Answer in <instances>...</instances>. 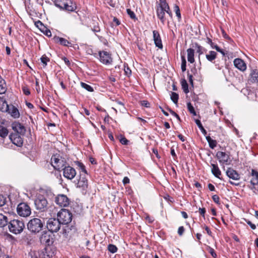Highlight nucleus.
I'll return each mask as SVG.
<instances>
[{
  "label": "nucleus",
  "instance_id": "1",
  "mask_svg": "<svg viewBox=\"0 0 258 258\" xmlns=\"http://www.w3.org/2000/svg\"><path fill=\"white\" fill-rule=\"evenodd\" d=\"M44 221L39 218H34L29 221L27 228L31 233L36 234L41 231L44 226Z\"/></svg>",
  "mask_w": 258,
  "mask_h": 258
},
{
  "label": "nucleus",
  "instance_id": "2",
  "mask_svg": "<svg viewBox=\"0 0 258 258\" xmlns=\"http://www.w3.org/2000/svg\"><path fill=\"white\" fill-rule=\"evenodd\" d=\"M9 231L15 234L21 233L25 228V224L23 220L14 219L11 220L8 224Z\"/></svg>",
  "mask_w": 258,
  "mask_h": 258
},
{
  "label": "nucleus",
  "instance_id": "3",
  "mask_svg": "<svg viewBox=\"0 0 258 258\" xmlns=\"http://www.w3.org/2000/svg\"><path fill=\"white\" fill-rule=\"evenodd\" d=\"M165 13L168 14L170 17H172V15L169 5L156 6V13L157 17L160 19L163 24H164L166 21L165 17Z\"/></svg>",
  "mask_w": 258,
  "mask_h": 258
},
{
  "label": "nucleus",
  "instance_id": "4",
  "mask_svg": "<svg viewBox=\"0 0 258 258\" xmlns=\"http://www.w3.org/2000/svg\"><path fill=\"white\" fill-rule=\"evenodd\" d=\"M72 214L67 209H62L57 213V219L61 224L67 225L72 220Z\"/></svg>",
  "mask_w": 258,
  "mask_h": 258
},
{
  "label": "nucleus",
  "instance_id": "5",
  "mask_svg": "<svg viewBox=\"0 0 258 258\" xmlns=\"http://www.w3.org/2000/svg\"><path fill=\"white\" fill-rule=\"evenodd\" d=\"M51 165L54 169L59 170L60 169L63 170L64 167H66V161L64 158L60 157L57 155L52 156L51 158Z\"/></svg>",
  "mask_w": 258,
  "mask_h": 258
},
{
  "label": "nucleus",
  "instance_id": "6",
  "mask_svg": "<svg viewBox=\"0 0 258 258\" xmlns=\"http://www.w3.org/2000/svg\"><path fill=\"white\" fill-rule=\"evenodd\" d=\"M34 204L37 210L44 212L47 209L48 202L43 196H39L35 200Z\"/></svg>",
  "mask_w": 258,
  "mask_h": 258
},
{
  "label": "nucleus",
  "instance_id": "7",
  "mask_svg": "<svg viewBox=\"0 0 258 258\" xmlns=\"http://www.w3.org/2000/svg\"><path fill=\"white\" fill-rule=\"evenodd\" d=\"M17 211L19 216L23 217H28L31 213L30 207L25 203H20L18 205Z\"/></svg>",
  "mask_w": 258,
  "mask_h": 258
},
{
  "label": "nucleus",
  "instance_id": "8",
  "mask_svg": "<svg viewBox=\"0 0 258 258\" xmlns=\"http://www.w3.org/2000/svg\"><path fill=\"white\" fill-rule=\"evenodd\" d=\"M219 163L221 165H229L231 162L230 154L222 151H218L216 155Z\"/></svg>",
  "mask_w": 258,
  "mask_h": 258
},
{
  "label": "nucleus",
  "instance_id": "9",
  "mask_svg": "<svg viewBox=\"0 0 258 258\" xmlns=\"http://www.w3.org/2000/svg\"><path fill=\"white\" fill-rule=\"evenodd\" d=\"M60 222L58 219L50 218L47 222V228L51 232H57L60 227Z\"/></svg>",
  "mask_w": 258,
  "mask_h": 258
},
{
  "label": "nucleus",
  "instance_id": "10",
  "mask_svg": "<svg viewBox=\"0 0 258 258\" xmlns=\"http://www.w3.org/2000/svg\"><path fill=\"white\" fill-rule=\"evenodd\" d=\"M62 170L64 177L68 179H73L76 175V170L70 166L64 167Z\"/></svg>",
  "mask_w": 258,
  "mask_h": 258
},
{
  "label": "nucleus",
  "instance_id": "11",
  "mask_svg": "<svg viewBox=\"0 0 258 258\" xmlns=\"http://www.w3.org/2000/svg\"><path fill=\"white\" fill-rule=\"evenodd\" d=\"M56 203L61 207H67L70 204V200L64 195H58L55 200Z\"/></svg>",
  "mask_w": 258,
  "mask_h": 258
},
{
  "label": "nucleus",
  "instance_id": "12",
  "mask_svg": "<svg viewBox=\"0 0 258 258\" xmlns=\"http://www.w3.org/2000/svg\"><path fill=\"white\" fill-rule=\"evenodd\" d=\"M40 241L42 244L49 246L52 243V238L49 232L43 231L40 237Z\"/></svg>",
  "mask_w": 258,
  "mask_h": 258
},
{
  "label": "nucleus",
  "instance_id": "13",
  "mask_svg": "<svg viewBox=\"0 0 258 258\" xmlns=\"http://www.w3.org/2000/svg\"><path fill=\"white\" fill-rule=\"evenodd\" d=\"M20 135L19 134H11L9 136V138L12 142L18 147H21L23 143V139Z\"/></svg>",
  "mask_w": 258,
  "mask_h": 258
},
{
  "label": "nucleus",
  "instance_id": "14",
  "mask_svg": "<svg viewBox=\"0 0 258 258\" xmlns=\"http://www.w3.org/2000/svg\"><path fill=\"white\" fill-rule=\"evenodd\" d=\"M100 60L104 64H110L112 62V58L108 52L105 51H100L99 52Z\"/></svg>",
  "mask_w": 258,
  "mask_h": 258
},
{
  "label": "nucleus",
  "instance_id": "15",
  "mask_svg": "<svg viewBox=\"0 0 258 258\" xmlns=\"http://www.w3.org/2000/svg\"><path fill=\"white\" fill-rule=\"evenodd\" d=\"M86 174L80 173L79 179L78 180L77 187L82 188L83 189L88 187V180L86 178Z\"/></svg>",
  "mask_w": 258,
  "mask_h": 258
},
{
  "label": "nucleus",
  "instance_id": "16",
  "mask_svg": "<svg viewBox=\"0 0 258 258\" xmlns=\"http://www.w3.org/2000/svg\"><path fill=\"white\" fill-rule=\"evenodd\" d=\"M13 130L16 132L15 134H24L25 131L24 126L19 122L15 121L12 124Z\"/></svg>",
  "mask_w": 258,
  "mask_h": 258
},
{
  "label": "nucleus",
  "instance_id": "17",
  "mask_svg": "<svg viewBox=\"0 0 258 258\" xmlns=\"http://www.w3.org/2000/svg\"><path fill=\"white\" fill-rule=\"evenodd\" d=\"M153 40L154 41V43L156 46L158 47L160 49H162L163 48V45L161 37L159 32L157 31L154 30L153 31Z\"/></svg>",
  "mask_w": 258,
  "mask_h": 258
},
{
  "label": "nucleus",
  "instance_id": "18",
  "mask_svg": "<svg viewBox=\"0 0 258 258\" xmlns=\"http://www.w3.org/2000/svg\"><path fill=\"white\" fill-rule=\"evenodd\" d=\"M226 175L231 179L238 180L240 179V175L238 172L231 168H228L226 171Z\"/></svg>",
  "mask_w": 258,
  "mask_h": 258
},
{
  "label": "nucleus",
  "instance_id": "19",
  "mask_svg": "<svg viewBox=\"0 0 258 258\" xmlns=\"http://www.w3.org/2000/svg\"><path fill=\"white\" fill-rule=\"evenodd\" d=\"M234 65L238 70L244 71L246 69V65L244 61L240 58H236L234 60Z\"/></svg>",
  "mask_w": 258,
  "mask_h": 258
},
{
  "label": "nucleus",
  "instance_id": "20",
  "mask_svg": "<svg viewBox=\"0 0 258 258\" xmlns=\"http://www.w3.org/2000/svg\"><path fill=\"white\" fill-rule=\"evenodd\" d=\"M7 112H8L14 118H18L20 117V113L18 109L13 105L9 106V110Z\"/></svg>",
  "mask_w": 258,
  "mask_h": 258
},
{
  "label": "nucleus",
  "instance_id": "21",
  "mask_svg": "<svg viewBox=\"0 0 258 258\" xmlns=\"http://www.w3.org/2000/svg\"><path fill=\"white\" fill-rule=\"evenodd\" d=\"M76 8L77 6L75 3H74L72 0H67L62 9L68 11L73 12L74 11Z\"/></svg>",
  "mask_w": 258,
  "mask_h": 258
},
{
  "label": "nucleus",
  "instance_id": "22",
  "mask_svg": "<svg viewBox=\"0 0 258 258\" xmlns=\"http://www.w3.org/2000/svg\"><path fill=\"white\" fill-rule=\"evenodd\" d=\"M211 171L213 174L216 177L221 179L220 176L221 174V172L217 164H212Z\"/></svg>",
  "mask_w": 258,
  "mask_h": 258
},
{
  "label": "nucleus",
  "instance_id": "23",
  "mask_svg": "<svg viewBox=\"0 0 258 258\" xmlns=\"http://www.w3.org/2000/svg\"><path fill=\"white\" fill-rule=\"evenodd\" d=\"M9 106L6 100L3 98L0 97V110L2 112H7L9 110Z\"/></svg>",
  "mask_w": 258,
  "mask_h": 258
},
{
  "label": "nucleus",
  "instance_id": "24",
  "mask_svg": "<svg viewBox=\"0 0 258 258\" xmlns=\"http://www.w3.org/2000/svg\"><path fill=\"white\" fill-rule=\"evenodd\" d=\"M53 40H54V42H57V43H59L61 45H63V46H68L69 44L71 43L67 39H66L63 38L59 37H57V36H55L53 38Z\"/></svg>",
  "mask_w": 258,
  "mask_h": 258
},
{
  "label": "nucleus",
  "instance_id": "25",
  "mask_svg": "<svg viewBox=\"0 0 258 258\" xmlns=\"http://www.w3.org/2000/svg\"><path fill=\"white\" fill-rule=\"evenodd\" d=\"M187 60L190 63H192L195 62L194 53L195 50L192 48H188L187 50Z\"/></svg>",
  "mask_w": 258,
  "mask_h": 258
},
{
  "label": "nucleus",
  "instance_id": "26",
  "mask_svg": "<svg viewBox=\"0 0 258 258\" xmlns=\"http://www.w3.org/2000/svg\"><path fill=\"white\" fill-rule=\"evenodd\" d=\"M217 53L216 52L211 50L206 55V57L208 61L212 62L217 57Z\"/></svg>",
  "mask_w": 258,
  "mask_h": 258
},
{
  "label": "nucleus",
  "instance_id": "27",
  "mask_svg": "<svg viewBox=\"0 0 258 258\" xmlns=\"http://www.w3.org/2000/svg\"><path fill=\"white\" fill-rule=\"evenodd\" d=\"M250 81L252 83H258V70H253L250 74Z\"/></svg>",
  "mask_w": 258,
  "mask_h": 258
},
{
  "label": "nucleus",
  "instance_id": "28",
  "mask_svg": "<svg viewBox=\"0 0 258 258\" xmlns=\"http://www.w3.org/2000/svg\"><path fill=\"white\" fill-rule=\"evenodd\" d=\"M51 247L49 246L45 247L42 250L44 258H50L52 256V253L50 252Z\"/></svg>",
  "mask_w": 258,
  "mask_h": 258
},
{
  "label": "nucleus",
  "instance_id": "29",
  "mask_svg": "<svg viewBox=\"0 0 258 258\" xmlns=\"http://www.w3.org/2000/svg\"><path fill=\"white\" fill-rule=\"evenodd\" d=\"M8 224L7 217L2 214H0V227L3 228Z\"/></svg>",
  "mask_w": 258,
  "mask_h": 258
},
{
  "label": "nucleus",
  "instance_id": "30",
  "mask_svg": "<svg viewBox=\"0 0 258 258\" xmlns=\"http://www.w3.org/2000/svg\"><path fill=\"white\" fill-rule=\"evenodd\" d=\"M206 138L209 143V147L212 149H214L217 146V141L212 139L210 136H207Z\"/></svg>",
  "mask_w": 258,
  "mask_h": 258
},
{
  "label": "nucleus",
  "instance_id": "31",
  "mask_svg": "<svg viewBox=\"0 0 258 258\" xmlns=\"http://www.w3.org/2000/svg\"><path fill=\"white\" fill-rule=\"evenodd\" d=\"M9 134L8 129L4 126L0 125V137L3 138H6Z\"/></svg>",
  "mask_w": 258,
  "mask_h": 258
},
{
  "label": "nucleus",
  "instance_id": "32",
  "mask_svg": "<svg viewBox=\"0 0 258 258\" xmlns=\"http://www.w3.org/2000/svg\"><path fill=\"white\" fill-rule=\"evenodd\" d=\"M67 1V0H54V3L56 7L62 9Z\"/></svg>",
  "mask_w": 258,
  "mask_h": 258
},
{
  "label": "nucleus",
  "instance_id": "33",
  "mask_svg": "<svg viewBox=\"0 0 258 258\" xmlns=\"http://www.w3.org/2000/svg\"><path fill=\"white\" fill-rule=\"evenodd\" d=\"M76 165L79 168L80 172H82L81 173H84L85 174H87V170L85 169V166L82 163L79 161H77L76 162Z\"/></svg>",
  "mask_w": 258,
  "mask_h": 258
},
{
  "label": "nucleus",
  "instance_id": "34",
  "mask_svg": "<svg viewBox=\"0 0 258 258\" xmlns=\"http://www.w3.org/2000/svg\"><path fill=\"white\" fill-rule=\"evenodd\" d=\"M76 165L79 168L80 172H82L81 173H84L85 174H87V170L85 169V166L82 163L79 161H77L76 162Z\"/></svg>",
  "mask_w": 258,
  "mask_h": 258
},
{
  "label": "nucleus",
  "instance_id": "35",
  "mask_svg": "<svg viewBox=\"0 0 258 258\" xmlns=\"http://www.w3.org/2000/svg\"><path fill=\"white\" fill-rule=\"evenodd\" d=\"M76 165L79 168L80 172H82L81 173H84L85 174H87V170L85 169V166L82 163L79 161H77L76 162Z\"/></svg>",
  "mask_w": 258,
  "mask_h": 258
},
{
  "label": "nucleus",
  "instance_id": "36",
  "mask_svg": "<svg viewBox=\"0 0 258 258\" xmlns=\"http://www.w3.org/2000/svg\"><path fill=\"white\" fill-rule=\"evenodd\" d=\"M6 91L5 82L0 76V94L4 93Z\"/></svg>",
  "mask_w": 258,
  "mask_h": 258
},
{
  "label": "nucleus",
  "instance_id": "37",
  "mask_svg": "<svg viewBox=\"0 0 258 258\" xmlns=\"http://www.w3.org/2000/svg\"><path fill=\"white\" fill-rule=\"evenodd\" d=\"M195 122L197 124V125H198V126L199 127V128L200 129V130L201 131L202 133L204 135H206L207 134V131H206V130L204 128L202 124L201 123V121L199 119H196L195 120Z\"/></svg>",
  "mask_w": 258,
  "mask_h": 258
},
{
  "label": "nucleus",
  "instance_id": "38",
  "mask_svg": "<svg viewBox=\"0 0 258 258\" xmlns=\"http://www.w3.org/2000/svg\"><path fill=\"white\" fill-rule=\"evenodd\" d=\"M187 107L188 111L192 114L193 115L195 116L197 115L196 112L195 110L194 106L192 105L190 102H188L187 103Z\"/></svg>",
  "mask_w": 258,
  "mask_h": 258
},
{
  "label": "nucleus",
  "instance_id": "39",
  "mask_svg": "<svg viewBox=\"0 0 258 258\" xmlns=\"http://www.w3.org/2000/svg\"><path fill=\"white\" fill-rule=\"evenodd\" d=\"M81 86L82 88H84L88 91H89L91 92L94 91L93 88L91 86H90L89 85H88L85 83L81 82Z\"/></svg>",
  "mask_w": 258,
  "mask_h": 258
},
{
  "label": "nucleus",
  "instance_id": "40",
  "mask_svg": "<svg viewBox=\"0 0 258 258\" xmlns=\"http://www.w3.org/2000/svg\"><path fill=\"white\" fill-rule=\"evenodd\" d=\"M181 86L185 93H187L189 92L188 84L185 80H183L181 81Z\"/></svg>",
  "mask_w": 258,
  "mask_h": 258
},
{
  "label": "nucleus",
  "instance_id": "41",
  "mask_svg": "<svg viewBox=\"0 0 258 258\" xmlns=\"http://www.w3.org/2000/svg\"><path fill=\"white\" fill-rule=\"evenodd\" d=\"M170 98L175 104H177L178 100V95L175 92H171Z\"/></svg>",
  "mask_w": 258,
  "mask_h": 258
},
{
  "label": "nucleus",
  "instance_id": "42",
  "mask_svg": "<svg viewBox=\"0 0 258 258\" xmlns=\"http://www.w3.org/2000/svg\"><path fill=\"white\" fill-rule=\"evenodd\" d=\"M107 249L109 251L112 253H115L117 250V247L113 244H109L108 245Z\"/></svg>",
  "mask_w": 258,
  "mask_h": 258
},
{
  "label": "nucleus",
  "instance_id": "43",
  "mask_svg": "<svg viewBox=\"0 0 258 258\" xmlns=\"http://www.w3.org/2000/svg\"><path fill=\"white\" fill-rule=\"evenodd\" d=\"M194 47L196 50L197 52L199 54V55L203 53V47L200 46L199 44L196 43Z\"/></svg>",
  "mask_w": 258,
  "mask_h": 258
},
{
  "label": "nucleus",
  "instance_id": "44",
  "mask_svg": "<svg viewBox=\"0 0 258 258\" xmlns=\"http://www.w3.org/2000/svg\"><path fill=\"white\" fill-rule=\"evenodd\" d=\"M40 60L41 62L43 63V67H45L47 66V62L49 61V58L45 55H43L40 58Z\"/></svg>",
  "mask_w": 258,
  "mask_h": 258
},
{
  "label": "nucleus",
  "instance_id": "45",
  "mask_svg": "<svg viewBox=\"0 0 258 258\" xmlns=\"http://www.w3.org/2000/svg\"><path fill=\"white\" fill-rule=\"evenodd\" d=\"M181 69L182 71L185 72L186 71V61L185 60V58L184 56H182L181 57Z\"/></svg>",
  "mask_w": 258,
  "mask_h": 258
},
{
  "label": "nucleus",
  "instance_id": "46",
  "mask_svg": "<svg viewBox=\"0 0 258 258\" xmlns=\"http://www.w3.org/2000/svg\"><path fill=\"white\" fill-rule=\"evenodd\" d=\"M127 13L128 15L130 17V18L134 20H137V18L135 14V13L132 11L131 9H127L126 10Z\"/></svg>",
  "mask_w": 258,
  "mask_h": 258
},
{
  "label": "nucleus",
  "instance_id": "47",
  "mask_svg": "<svg viewBox=\"0 0 258 258\" xmlns=\"http://www.w3.org/2000/svg\"><path fill=\"white\" fill-rule=\"evenodd\" d=\"M174 10L176 13V16L179 19L181 18V14L180 13V9L179 7L177 5H175L174 6Z\"/></svg>",
  "mask_w": 258,
  "mask_h": 258
},
{
  "label": "nucleus",
  "instance_id": "48",
  "mask_svg": "<svg viewBox=\"0 0 258 258\" xmlns=\"http://www.w3.org/2000/svg\"><path fill=\"white\" fill-rule=\"evenodd\" d=\"M119 140L120 142L122 145H127L129 142V141L128 140H127L124 136H123L122 135L120 136V138H119Z\"/></svg>",
  "mask_w": 258,
  "mask_h": 258
},
{
  "label": "nucleus",
  "instance_id": "49",
  "mask_svg": "<svg viewBox=\"0 0 258 258\" xmlns=\"http://www.w3.org/2000/svg\"><path fill=\"white\" fill-rule=\"evenodd\" d=\"M43 33L48 37L51 36V32L49 29L46 27L43 28V29L41 30Z\"/></svg>",
  "mask_w": 258,
  "mask_h": 258
},
{
  "label": "nucleus",
  "instance_id": "50",
  "mask_svg": "<svg viewBox=\"0 0 258 258\" xmlns=\"http://www.w3.org/2000/svg\"><path fill=\"white\" fill-rule=\"evenodd\" d=\"M124 74L127 76L129 77L131 75L132 71H131V69H130V68L127 66H125L124 65Z\"/></svg>",
  "mask_w": 258,
  "mask_h": 258
},
{
  "label": "nucleus",
  "instance_id": "51",
  "mask_svg": "<svg viewBox=\"0 0 258 258\" xmlns=\"http://www.w3.org/2000/svg\"><path fill=\"white\" fill-rule=\"evenodd\" d=\"M31 236L29 235H26L23 238V241L24 242L27 243V244H30L31 243V239H30Z\"/></svg>",
  "mask_w": 258,
  "mask_h": 258
},
{
  "label": "nucleus",
  "instance_id": "52",
  "mask_svg": "<svg viewBox=\"0 0 258 258\" xmlns=\"http://www.w3.org/2000/svg\"><path fill=\"white\" fill-rule=\"evenodd\" d=\"M212 199L214 201V202L216 203L217 204L219 205L220 203V198L219 196L217 195H213L212 196Z\"/></svg>",
  "mask_w": 258,
  "mask_h": 258
},
{
  "label": "nucleus",
  "instance_id": "53",
  "mask_svg": "<svg viewBox=\"0 0 258 258\" xmlns=\"http://www.w3.org/2000/svg\"><path fill=\"white\" fill-rule=\"evenodd\" d=\"M141 104L142 106L149 108L150 107V103L146 100H143L141 102Z\"/></svg>",
  "mask_w": 258,
  "mask_h": 258
},
{
  "label": "nucleus",
  "instance_id": "54",
  "mask_svg": "<svg viewBox=\"0 0 258 258\" xmlns=\"http://www.w3.org/2000/svg\"><path fill=\"white\" fill-rule=\"evenodd\" d=\"M35 25L41 30L43 29L42 27H45L42 23L39 20L35 23Z\"/></svg>",
  "mask_w": 258,
  "mask_h": 258
},
{
  "label": "nucleus",
  "instance_id": "55",
  "mask_svg": "<svg viewBox=\"0 0 258 258\" xmlns=\"http://www.w3.org/2000/svg\"><path fill=\"white\" fill-rule=\"evenodd\" d=\"M22 90H23V92L25 95H29L30 94V92L28 87H25V86L23 87Z\"/></svg>",
  "mask_w": 258,
  "mask_h": 258
},
{
  "label": "nucleus",
  "instance_id": "56",
  "mask_svg": "<svg viewBox=\"0 0 258 258\" xmlns=\"http://www.w3.org/2000/svg\"><path fill=\"white\" fill-rule=\"evenodd\" d=\"M246 223L251 227L252 229H255L256 228L255 225L252 223L249 220L245 219Z\"/></svg>",
  "mask_w": 258,
  "mask_h": 258
},
{
  "label": "nucleus",
  "instance_id": "57",
  "mask_svg": "<svg viewBox=\"0 0 258 258\" xmlns=\"http://www.w3.org/2000/svg\"><path fill=\"white\" fill-rule=\"evenodd\" d=\"M6 203V198L2 195H0V207L3 206Z\"/></svg>",
  "mask_w": 258,
  "mask_h": 258
},
{
  "label": "nucleus",
  "instance_id": "58",
  "mask_svg": "<svg viewBox=\"0 0 258 258\" xmlns=\"http://www.w3.org/2000/svg\"><path fill=\"white\" fill-rule=\"evenodd\" d=\"M168 110L172 115L175 116L178 120H180L179 116L176 113L170 109H168Z\"/></svg>",
  "mask_w": 258,
  "mask_h": 258
},
{
  "label": "nucleus",
  "instance_id": "59",
  "mask_svg": "<svg viewBox=\"0 0 258 258\" xmlns=\"http://www.w3.org/2000/svg\"><path fill=\"white\" fill-rule=\"evenodd\" d=\"M184 231V228L183 226H180L178 228V234L179 235H182Z\"/></svg>",
  "mask_w": 258,
  "mask_h": 258
},
{
  "label": "nucleus",
  "instance_id": "60",
  "mask_svg": "<svg viewBox=\"0 0 258 258\" xmlns=\"http://www.w3.org/2000/svg\"><path fill=\"white\" fill-rule=\"evenodd\" d=\"M90 242L89 240H87L86 242V246L87 247V249H89V250H93V246H90Z\"/></svg>",
  "mask_w": 258,
  "mask_h": 258
},
{
  "label": "nucleus",
  "instance_id": "61",
  "mask_svg": "<svg viewBox=\"0 0 258 258\" xmlns=\"http://www.w3.org/2000/svg\"><path fill=\"white\" fill-rule=\"evenodd\" d=\"M199 213L202 216V217L205 218V213H206V210H205V208H199Z\"/></svg>",
  "mask_w": 258,
  "mask_h": 258
},
{
  "label": "nucleus",
  "instance_id": "62",
  "mask_svg": "<svg viewBox=\"0 0 258 258\" xmlns=\"http://www.w3.org/2000/svg\"><path fill=\"white\" fill-rule=\"evenodd\" d=\"M251 175L253 176H255L256 179L258 180V172L255 171L254 169H252L251 170Z\"/></svg>",
  "mask_w": 258,
  "mask_h": 258
},
{
  "label": "nucleus",
  "instance_id": "63",
  "mask_svg": "<svg viewBox=\"0 0 258 258\" xmlns=\"http://www.w3.org/2000/svg\"><path fill=\"white\" fill-rule=\"evenodd\" d=\"M92 30L94 32H99L100 31V27L99 26H94V27L92 29Z\"/></svg>",
  "mask_w": 258,
  "mask_h": 258
},
{
  "label": "nucleus",
  "instance_id": "64",
  "mask_svg": "<svg viewBox=\"0 0 258 258\" xmlns=\"http://www.w3.org/2000/svg\"><path fill=\"white\" fill-rule=\"evenodd\" d=\"M187 77L189 80V83L192 85L193 84V80H192V75L190 74L188 72L187 73Z\"/></svg>",
  "mask_w": 258,
  "mask_h": 258
}]
</instances>
